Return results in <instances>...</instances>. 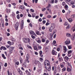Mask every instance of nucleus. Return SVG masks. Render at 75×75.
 <instances>
[{
  "mask_svg": "<svg viewBox=\"0 0 75 75\" xmlns=\"http://www.w3.org/2000/svg\"><path fill=\"white\" fill-rule=\"evenodd\" d=\"M44 64L45 65V68L46 69H47L48 68H50V67H51V65H50V62L47 60H45Z\"/></svg>",
  "mask_w": 75,
  "mask_h": 75,
  "instance_id": "obj_1",
  "label": "nucleus"
},
{
  "mask_svg": "<svg viewBox=\"0 0 75 75\" xmlns=\"http://www.w3.org/2000/svg\"><path fill=\"white\" fill-rule=\"evenodd\" d=\"M23 41L25 43H28V42H30V39L29 38H24L23 39Z\"/></svg>",
  "mask_w": 75,
  "mask_h": 75,
  "instance_id": "obj_2",
  "label": "nucleus"
},
{
  "mask_svg": "<svg viewBox=\"0 0 75 75\" xmlns=\"http://www.w3.org/2000/svg\"><path fill=\"white\" fill-rule=\"evenodd\" d=\"M55 28V24H54V25L53 24H52L51 27L50 28L49 31L50 32H52V30H53Z\"/></svg>",
  "mask_w": 75,
  "mask_h": 75,
  "instance_id": "obj_3",
  "label": "nucleus"
},
{
  "mask_svg": "<svg viewBox=\"0 0 75 75\" xmlns=\"http://www.w3.org/2000/svg\"><path fill=\"white\" fill-rule=\"evenodd\" d=\"M19 25V23H18V22H16L15 26V27L16 30H18V28Z\"/></svg>",
  "mask_w": 75,
  "mask_h": 75,
  "instance_id": "obj_4",
  "label": "nucleus"
},
{
  "mask_svg": "<svg viewBox=\"0 0 75 75\" xmlns=\"http://www.w3.org/2000/svg\"><path fill=\"white\" fill-rule=\"evenodd\" d=\"M13 50H14V47H10L9 53L10 54H11L12 53Z\"/></svg>",
  "mask_w": 75,
  "mask_h": 75,
  "instance_id": "obj_5",
  "label": "nucleus"
},
{
  "mask_svg": "<svg viewBox=\"0 0 75 75\" xmlns=\"http://www.w3.org/2000/svg\"><path fill=\"white\" fill-rule=\"evenodd\" d=\"M70 40H67L65 42V44L66 45H68V44H70Z\"/></svg>",
  "mask_w": 75,
  "mask_h": 75,
  "instance_id": "obj_6",
  "label": "nucleus"
},
{
  "mask_svg": "<svg viewBox=\"0 0 75 75\" xmlns=\"http://www.w3.org/2000/svg\"><path fill=\"white\" fill-rule=\"evenodd\" d=\"M71 52H72V50H69L68 51L67 55L69 57L71 56Z\"/></svg>",
  "mask_w": 75,
  "mask_h": 75,
  "instance_id": "obj_7",
  "label": "nucleus"
},
{
  "mask_svg": "<svg viewBox=\"0 0 75 75\" xmlns=\"http://www.w3.org/2000/svg\"><path fill=\"white\" fill-rule=\"evenodd\" d=\"M30 34L31 35H35V33L33 31L31 30L29 31Z\"/></svg>",
  "mask_w": 75,
  "mask_h": 75,
  "instance_id": "obj_8",
  "label": "nucleus"
},
{
  "mask_svg": "<svg viewBox=\"0 0 75 75\" xmlns=\"http://www.w3.org/2000/svg\"><path fill=\"white\" fill-rule=\"evenodd\" d=\"M66 35L67 37H71V34L69 33H66Z\"/></svg>",
  "mask_w": 75,
  "mask_h": 75,
  "instance_id": "obj_9",
  "label": "nucleus"
},
{
  "mask_svg": "<svg viewBox=\"0 0 75 75\" xmlns=\"http://www.w3.org/2000/svg\"><path fill=\"white\" fill-rule=\"evenodd\" d=\"M18 72L21 75H23V72H22V71L20 69L18 70Z\"/></svg>",
  "mask_w": 75,
  "mask_h": 75,
  "instance_id": "obj_10",
  "label": "nucleus"
},
{
  "mask_svg": "<svg viewBox=\"0 0 75 75\" xmlns=\"http://www.w3.org/2000/svg\"><path fill=\"white\" fill-rule=\"evenodd\" d=\"M67 71L68 72H70V71H71V69L68 67L67 68Z\"/></svg>",
  "mask_w": 75,
  "mask_h": 75,
  "instance_id": "obj_11",
  "label": "nucleus"
},
{
  "mask_svg": "<svg viewBox=\"0 0 75 75\" xmlns=\"http://www.w3.org/2000/svg\"><path fill=\"white\" fill-rule=\"evenodd\" d=\"M46 69L48 71H51V67L47 68V69Z\"/></svg>",
  "mask_w": 75,
  "mask_h": 75,
  "instance_id": "obj_12",
  "label": "nucleus"
},
{
  "mask_svg": "<svg viewBox=\"0 0 75 75\" xmlns=\"http://www.w3.org/2000/svg\"><path fill=\"white\" fill-rule=\"evenodd\" d=\"M52 53L53 55H57V54H55V51L54 50L52 51Z\"/></svg>",
  "mask_w": 75,
  "mask_h": 75,
  "instance_id": "obj_13",
  "label": "nucleus"
},
{
  "mask_svg": "<svg viewBox=\"0 0 75 75\" xmlns=\"http://www.w3.org/2000/svg\"><path fill=\"white\" fill-rule=\"evenodd\" d=\"M20 7L21 8V9H24L25 8L24 6H20Z\"/></svg>",
  "mask_w": 75,
  "mask_h": 75,
  "instance_id": "obj_14",
  "label": "nucleus"
},
{
  "mask_svg": "<svg viewBox=\"0 0 75 75\" xmlns=\"http://www.w3.org/2000/svg\"><path fill=\"white\" fill-rule=\"evenodd\" d=\"M64 59H65L67 60H68L69 59V58L67 56H66L64 57Z\"/></svg>",
  "mask_w": 75,
  "mask_h": 75,
  "instance_id": "obj_15",
  "label": "nucleus"
},
{
  "mask_svg": "<svg viewBox=\"0 0 75 75\" xmlns=\"http://www.w3.org/2000/svg\"><path fill=\"white\" fill-rule=\"evenodd\" d=\"M64 50L65 51L64 52V53L66 52V51H67V47L65 46L64 47Z\"/></svg>",
  "mask_w": 75,
  "mask_h": 75,
  "instance_id": "obj_16",
  "label": "nucleus"
},
{
  "mask_svg": "<svg viewBox=\"0 0 75 75\" xmlns=\"http://www.w3.org/2000/svg\"><path fill=\"white\" fill-rule=\"evenodd\" d=\"M2 56L4 59H6V57H5L4 54H2Z\"/></svg>",
  "mask_w": 75,
  "mask_h": 75,
  "instance_id": "obj_17",
  "label": "nucleus"
},
{
  "mask_svg": "<svg viewBox=\"0 0 75 75\" xmlns=\"http://www.w3.org/2000/svg\"><path fill=\"white\" fill-rule=\"evenodd\" d=\"M70 4L71 5H73V4H74V2L73 1H71L70 2Z\"/></svg>",
  "mask_w": 75,
  "mask_h": 75,
  "instance_id": "obj_18",
  "label": "nucleus"
},
{
  "mask_svg": "<svg viewBox=\"0 0 75 75\" xmlns=\"http://www.w3.org/2000/svg\"><path fill=\"white\" fill-rule=\"evenodd\" d=\"M45 10H46V8H43L42 9V11H45Z\"/></svg>",
  "mask_w": 75,
  "mask_h": 75,
  "instance_id": "obj_19",
  "label": "nucleus"
},
{
  "mask_svg": "<svg viewBox=\"0 0 75 75\" xmlns=\"http://www.w3.org/2000/svg\"><path fill=\"white\" fill-rule=\"evenodd\" d=\"M59 61H63L62 58H59Z\"/></svg>",
  "mask_w": 75,
  "mask_h": 75,
  "instance_id": "obj_20",
  "label": "nucleus"
},
{
  "mask_svg": "<svg viewBox=\"0 0 75 75\" xmlns=\"http://www.w3.org/2000/svg\"><path fill=\"white\" fill-rule=\"evenodd\" d=\"M53 32L54 33H53V34H55V33H56V32H57V30L56 29H55L54 30Z\"/></svg>",
  "mask_w": 75,
  "mask_h": 75,
  "instance_id": "obj_21",
  "label": "nucleus"
},
{
  "mask_svg": "<svg viewBox=\"0 0 75 75\" xmlns=\"http://www.w3.org/2000/svg\"><path fill=\"white\" fill-rule=\"evenodd\" d=\"M71 38L72 40H74V39L75 38V36H71Z\"/></svg>",
  "mask_w": 75,
  "mask_h": 75,
  "instance_id": "obj_22",
  "label": "nucleus"
},
{
  "mask_svg": "<svg viewBox=\"0 0 75 75\" xmlns=\"http://www.w3.org/2000/svg\"><path fill=\"white\" fill-rule=\"evenodd\" d=\"M30 57V56H29V55L28 54H27L26 56V58L27 59H29V57Z\"/></svg>",
  "mask_w": 75,
  "mask_h": 75,
  "instance_id": "obj_23",
  "label": "nucleus"
},
{
  "mask_svg": "<svg viewBox=\"0 0 75 75\" xmlns=\"http://www.w3.org/2000/svg\"><path fill=\"white\" fill-rule=\"evenodd\" d=\"M65 1L66 3H70V1H71V0H65Z\"/></svg>",
  "mask_w": 75,
  "mask_h": 75,
  "instance_id": "obj_24",
  "label": "nucleus"
},
{
  "mask_svg": "<svg viewBox=\"0 0 75 75\" xmlns=\"http://www.w3.org/2000/svg\"><path fill=\"white\" fill-rule=\"evenodd\" d=\"M21 25H24V21L22 20L21 21Z\"/></svg>",
  "mask_w": 75,
  "mask_h": 75,
  "instance_id": "obj_25",
  "label": "nucleus"
},
{
  "mask_svg": "<svg viewBox=\"0 0 75 75\" xmlns=\"http://www.w3.org/2000/svg\"><path fill=\"white\" fill-rule=\"evenodd\" d=\"M64 25H68V23L67 22H65Z\"/></svg>",
  "mask_w": 75,
  "mask_h": 75,
  "instance_id": "obj_26",
  "label": "nucleus"
},
{
  "mask_svg": "<svg viewBox=\"0 0 75 75\" xmlns=\"http://www.w3.org/2000/svg\"><path fill=\"white\" fill-rule=\"evenodd\" d=\"M34 49L35 50H37V47L36 46H35L34 47Z\"/></svg>",
  "mask_w": 75,
  "mask_h": 75,
  "instance_id": "obj_27",
  "label": "nucleus"
},
{
  "mask_svg": "<svg viewBox=\"0 0 75 75\" xmlns=\"http://www.w3.org/2000/svg\"><path fill=\"white\" fill-rule=\"evenodd\" d=\"M75 17V15L74 14H73L71 16V18H74Z\"/></svg>",
  "mask_w": 75,
  "mask_h": 75,
  "instance_id": "obj_28",
  "label": "nucleus"
},
{
  "mask_svg": "<svg viewBox=\"0 0 75 75\" xmlns=\"http://www.w3.org/2000/svg\"><path fill=\"white\" fill-rule=\"evenodd\" d=\"M60 67H61V68H64V65L63 64H61V63L60 64Z\"/></svg>",
  "mask_w": 75,
  "mask_h": 75,
  "instance_id": "obj_29",
  "label": "nucleus"
},
{
  "mask_svg": "<svg viewBox=\"0 0 75 75\" xmlns=\"http://www.w3.org/2000/svg\"><path fill=\"white\" fill-rule=\"evenodd\" d=\"M30 11H31V12L32 13H34V10L33 9H30Z\"/></svg>",
  "mask_w": 75,
  "mask_h": 75,
  "instance_id": "obj_30",
  "label": "nucleus"
},
{
  "mask_svg": "<svg viewBox=\"0 0 75 75\" xmlns=\"http://www.w3.org/2000/svg\"><path fill=\"white\" fill-rule=\"evenodd\" d=\"M59 22H61L62 21V19L61 18V17H60L59 18Z\"/></svg>",
  "mask_w": 75,
  "mask_h": 75,
  "instance_id": "obj_31",
  "label": "nucleus"
},
{
  "mask_svg": "<svg viewBox=\"0 0 75 75\" xmlns=\"http://www.w3.org/2000/svg\"><path fill=\"white\" fill-rule=\"evenodd\" d=\"M42 42H44L45 41V39H42Z\"/></svg>",
  "mask_w": 75,
  "mask_h": 75,
  "instance_id": "obj_32",
  "label": "nucleus"
},
{
  "mask_svg": "<svg viewBox=\"0 0 75 75\" xmlns=\"http://www.w3.org/2000/svg\"><path fill=\"white\" fill-rule=\"evenodd\" d=\"M35 13H34V14H32V17H35Z\"/></svg>",
  "mask_w": 75,
  "mask_h": 75,
  "instance_id": "obj_33",
  "label": "nucleus"
},
{
  "mask_svg": "<svg viewBox=\"0 0 75 75\" xmlns=\"http://www.w3.org/2000/svg\"><path fill=\"white\" fill-rule=\"evenodd\" d=\"M36 34H37V35H39V31H37L36 32Z\"/></svg>",
  "mask_w": 75,
  "mask_h": 75,
  "instance_id": "obj_34",
  "label": "nucleus"
},
{
  "mask_svg": "<svg viewBox=\"0 0 75 75\" xmlns=\"http://www.w3.org/2000/svg\"><path fill=\"white\" fill-rule=\"evenodd\" d=\"M68 47L69 49H71L72 48V47L71 46H68Z\"/></svg>",
  "mask_w": 75,
  "mask_h": 75,
  "instance_id": "obj_35",
  "label": "nucleus"
},
{
  "mask_svg": "<svg viewBox=\"0 0 75 75\" xmlns=\"http://www.w3.org/2000/svg\"><path fill=\"white\" fill-rule=\"evenodd\" d=\"M70 13H71V11H70V10H69V11L67 12V14H70Z\"/></svg>",
  "mask_w": 75,
  "mask_h": 75,
  "instance_id": "obj_36",
  "label": "nucleus"
},
{
  "mask_svg": "<svg viewBox=\"0 0 75 75\" xmlns=\"http://www.w3.org/2000/svg\"><path fill=\"white\" fill-rule=\"evenodd\" d=\"M37 62H38V65H41V63L40 62H39V61H37Z\"/></svg>",
  "mask_w": 75,
  "mask_h": 75,
  "instance_id": "obj_37",
  "label": "nucleus"
},
{
  "mask_svg": "<svg viewBox=\"0 0 75 75\" xmlns=\"http://www.w3.org/2000/svg\"><path fill=\"white\" fill-rule=\"evenodd\" d=\"M62 5L63 6H64V5H65V2H63L62 3Z\"/></svg>",
  "mask_w": 75,
  "mask_h": 75,
  "instance_id": "obj_38",
  "label": "nucleus"
},
{
  "mask_svg": "<svg viewBox=\"0 0 75 75\" xmlns=\"http://www.w3.org/2000/svg\"><path fill=\"white\" fill-rule=\"evenodd\" d=\"M15 64H17V65H19V62H15Z\"/></svg>",
  "mask_w": 75,
  "mask_h": 75,
  "instance_id": "obj_39",
  "label": "nucleus"
},
{
  "mask_svg": "<svg viewBox=\"0 0 75 75\" xmlns=\"http://www.w3.org/2000/svg\"><path fill=\"white\" fill-rule=\"evenodd\" d=\"M23 27H24V25H21V29H23Z\"/></svg>",
  "mask_w": 75,
  "mask_h": 75,
  "instance_id": "obj_40",
  "label": "nucleus"
},
{
  "mask_svg": "<svg viewBox=\"0 0 75 75\" xmlns=\"http://www.w3.org/2000/svg\"><path fill=\"white\" fill-rule=\"evenodd\" d=\"M55 3H57L58 2V0H55L54 1Z\"/></svg>",
  "mask_w": 75,
  "mask_h": 75,
  "instance_id": "obj_41",
  "label": "nucleus"
},
{
  "mask_svg": "<svg viewBox=\"0 0 75 75\" xmlns=\"http://www.w3.org/2000/svg\"><path fill=\"white\" fill-rule=\"evenodd\" d=\"M37 42L38 43H41V40H37Z\"/></svg>",
  "mask_w": 75,
  "mask_h": 75,
  "instance_id": "obj_42",
  "label": "nucleus"
},
{
  "mask_svg": "<svg viewBox=\"0 0 75 75\" xmlns=\"http://www.w3.org/2000/svg\"><path fill=\"white\" fill-rule=\"evenodd\" d=\"M20 61L21 64L23 62V60H22V59H20Z\"/></svg>",
  "mask_w": 75,
  "mask_h": 75,
  "instance_id": "obj_43",
  "label": "nucleus"
},
{
  "mask_svg": "<svg viewBox=\"0 0 75 75\" xmlns=\"http://www.w3.org/2000/svg\"><path fill=\"white\" fill-rule=\"evenodd\" d=\"M69 22H72V19H71L69 18Z\"/></svg>",
  "mask_w": 75,
  "mask_h": 75,
  "instance_id": "obj_44",
  "label": "nucleus"
},
{
  "mask_svg": "<svg viewBox=\"0 0 75 75\" xmlns=\"http://www.w3.org/2000/svg\"><path fill=\"white\" fill-rule=\"evenodd\" d=\"M62 70L63 71H66V68H64L62 69Z\"/></svg>",
  "mask_w": 75,
  "mask_h": 75,
  "instance_id": "obj_45",
  "label": "nucleus"
},
{
  "mask_svg": "<svg viewBox=\"0 0 75 75\" xmlns=\"http://www.w3.org/2000/svg\"><path fill=\"white\" fill-rule=\"evenodd\" d=\"M54 0H51V3L53 4L54 3Z\"/></svg>",
  "mask_w": 75,
  "mask_h": 75,
  "instance_id": "obj_46",
  "label": "nucleus"
},
{
  "mask_svg": "<svg viewBox=\"0 0 75 75\" xmlns=\"http://www.w3.org/2000/svg\"><path fill=\"white\" fill-rule=\"evenodd\" d=\"M31 37L32 38H33V39H34V38H35V36H33V35L31 36Z\"/></svg>",
  "mask_w": 75,
  "mask_h": 75,
  "instance_id": "obj_47",
  "label": "nucleus"
},
{
  "mask_svg": "<svg viewBox=\"0 0 75 75\" xmlns=\"http://www.w3.org/2000/svg\"><path fill=\"white\" fill-rule=\"evenodd\" d=\"M56 17H57V15H54V16L52 18H56Z\"/></svg>",
  "mask_w": 75,
  "mask_h": 75,
  "instance_id": "obj_48",
  "label": "nucleus"
},
{
  "mask_svg": "<svg viewBox=\"0 0 75 75\" xmlns=\"http://www.w3.org/2000/svg\"><path fill=\"white\" fill-rule=\"evenodd\" d=\"M39 53H40V55H41V54H42V51H40Z\"/></svg>",
  "mask_w": 75,
  "mask_h": 75,
  "instance_id": "obj_49",
  "label": "nucleus"
},
{
  "mask_svg": "<svg viewBox=\"0 0 75 75\" xmlns=\"http://www.w3.org/2000/svg\"><path fill=\"white\" fill-rule=\"evenodd\" d=\"M17 17L18 19H20V16H19V15H17Z\"/></svg>",
  "mask_w": 75,
  "mask_h": 75,
  "instance_id": "obj_50",
  "label": "nucleus"
},
{
  "mask_svg": "<svg viewBox=\"0 0 75 75\" xmlns=\"http://www.w3.org/2000/svg\"><path fill=\"white\" fill-rule=\"evenodd\" d=\"M7 66V64L6 63L5 64V65H4V66L5 67H6Z\"/></svg>",
  "mask_w": 75,
  "mask_h": 75,
  "instance_id": "obj_51",
  "label": "nucleus"
},
{
  "mask_svg": "<svg viewBox=\"0 0 75 75\" xmlns=\"http://www.w3.org/2000/svg\"><path fill=\"white\" fill-rule=\"evenodd\" d=\"M66 29H68L69 28V26L67 25V26L66 28Z\"/></svg>",
  "mask_w": 75,
  "mask_h": 75,
  "instance_id": "obj_52",
  "label": "nucleus"
},
{
  "mask_svg": "<svg viewBox=\"0 0 75 75\" xmlns=\"http://www.w3.org/2000/svg\"><path fill=\"white\" fill-rule=\"evenodd\" d=\"M42 21V19H41V18H40L39 20V22H41Z\"/></svg>",
  "mask_w": 75,
  "mask_h": 75,
  "instance_id": "obj_53",
  "label": "nucleus"
},
{
  "mask_svg": "<svg viewBox=\"0 0 75 75\" xmlns=\"http://www.w3.org/2000/svg\"><path fill=\"white\" fill-rule=\"evenodd\" d=\"M50 42V41H49V40H47L46 41V43H47V44H48V42Z\"/></svg>",
  "mask_w": 75,
  "mask_h": 75,
  "instance_id": "obj_54",
  "label": "nucleus"
},
{
  "mask_svg": "<svg viewBox=\"0 0 75 75\" xmlns=\"http://www.w3.org/2000/svg\"><path fill=\"white\" fill-rule=\"evenodd\" d=\"M34 62L35 64H38V62H37V61H35Z\"/></svg>",
  "mask_w": 75,
  "mask_h": 75,
  "instance_id": "obj_55",
  "label": "nucleus"
},
{
  "mask_svg": "<svg viewBox=\"0 0 75 75\" xmlns=\"http://www.w3.org/2000/svg\"><path fill=\"white\" fill-rule=\"evenodd\" d=\"M28 59H26L25 60V61H26V62H28V63H29V61H28Z\"/></svg>",
  "mask_w": 75,
  "mask_h": 75,
  "instance_id": "obj_56",
  "label": "nucleus"
},
{
  "mask_svg": "<svg viewBox=\"0 0 75 75\" xmlns=\"http://www.w3.org/2000/svg\"><path fill=\"white\" fill-rule=\"evenodd\" d=\"M65 7L66 8H68V5H66L65 6Z\"/></svg>",
  "mask_w": 75,
  "mask_h": 75,
  "instance_id": "obj_57",
  "label": "nucleus"
},
{
  "mask_svg": "<svg viewBox=\"0 0 75 75\" xmlns=\"http://www.w3.org/2000/svg\"><path fill=\"white\" fill-rule=\"evenodd\" d=\"M40 61H41L42 62L43 61V59H42V58H40Z\"/></svg>",
  "mask_w": 75,
  "mask_h": 75,
  "instance_id": "obj_58",
  "label": "nucleus"
},
{
  "mask_svg": "<svg viewBox=\"0 0 75 75\" xmlns=\"http://www.w3.org/2000/svg\"><path fill=\"white\" fill-rule=\"evenodd\" d=\"M47 18H50L51 17V16L50 15H48L47 17Z\"/></svg>",
  "mask_w": 75,
  "mask_h": 75,
  "instance_id": "obj_59",
  "label": "nucleus"
},
{
  "mask_svg": "<svg viewBox=\"0 0 75 75\" xmlns=\"http://www.w3.org/2000/svg\"><path fill=\"white\" fill-rule=\"evenodd\" d=\"M46 22V21H42V23L44 24H45Z\"/></svg>",
  "mask_w": 75,
  "mask_h": 75,
  "instance_id": "obj_60",
  "label": "nucleus"
},
{
  "mask_svg": "<svg viewBox=\"0 0 75 75\" xmlns=\"http://www.w3.org/2000/svg\"><path fill=\"white\" fill-rule=\"evenodd\" d=\"M7 43H8V44L10 45L11 44V42L10 41L8 42Z\"/></svg>",
  "mask_w": 75,
  "mask_h": 75,
  "instance_id": "obj_61",
  "label": "nucleus"
},
{
  "mask_svg": "<svg viewBox=\"0 0 75 75\" xmlns=\"http://www.w3.org/2000/svg\"><path fill=\"white\" fill-rule=\"evenodd\" d=\"M56 37V34H55L53 38H55Z\"/></svg>",
  "mask_w": 75,
  "mask_h": 75,
  "instance_id": "obj_62",
  "label": "nucleus"
},
{
  "mask_svg": "<svg viewBox=\"0 0 75 75\" xmlns=\"http://www.w3.org/2000/svg\"><path fill=\"white\" fill-rule=\"evenodd\" d=\"M38 47L39 48V49L40 50H41V46H38Z\"/></svg>",
  "mask_w": 75,
  "mask_h": 75,
  "instance_id": "obj_63",
  "label": "nucleus"
},
{
  "mask_svg": "<svg viewBox=\"0 0 75 75\" xmlns=\"http://www.w3.org/2000/svg\"><path fill=\"white\" fill-rule=\"evenodd\" d=\"M48 25H49V23L47 22L46 24V25L47 26Z\"/></svg>",
  "mask_w": 75,
  "mask_h": 75,
  "instance_id": "obj_64",
  "label": "nucleus"
}]
</instances>
